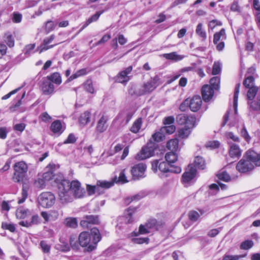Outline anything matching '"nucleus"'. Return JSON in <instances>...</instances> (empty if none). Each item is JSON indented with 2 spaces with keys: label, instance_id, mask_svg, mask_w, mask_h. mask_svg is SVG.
I'll list each match as a JSON object with an SVG mask.
<instances>
[{
  "label": "nucleus",
  "instance_id": "1",
  "mask_svg": "<svg viewBox=\"0 0 260 260\" xmlns=\"http://www.w3.org/2000/svg\"><path fill=\"white\" fill-rule=\"evenodd\" d=\"M85 191L81 186V183L77 180L71 182L67 180H62L58 184V196L63 204L71 202L74 198H81Z\"/></svg>",
  "mask_w": 260,
  "mask_h": 260
},
{
  "label": "nucleus",
  "instance_id": "2",
  "mask_svg": "<svg viewBox=\"0 0 260 260\" xmlns=\"http://www.w3.org/2000/svg\"><path fill=\"white\" fill-rule=\"evenodd\" d=\"M164 131H157L152 136V138L149 140L146 146L142 148L141 151L135 156L136 159L141 160L148 158L153 155L154 150L157 145L154 142H159L165 139V135Z\"/></svg>",
  "mask_w": 260,
  "mask_h": 260
},
{
  "label": "nucleus",
  "instance_id": "3",
  "mask_svg": "<svg viewBox=\"0 0 260 260\" xmlns=\"http://www.w3.org/2000/svg\"><path fill=\"white\" fill-rule=\"evenodd\" d=\"M92 236V243L94 245H89L91 241L90 234L87 232L81 233L79 236V244L82 247H86L88 245V250L91 251L95 248V245L101 240V236L99 230L95 228H92L90 232Z\"/></svg>",
  "mask_w": 260,
  "mask_h": 260
},
{
  "label": "nucleus",
  "instance_id": "4",
  "mask_svg": "<svg viewBox=\"0 0 260 260\" xmlns=\"http://www.w3.org/2000/svg\"><path fill=\"white\" fill-rule=\"evenodd\" d=\"M161 83L159 77L156 75L145 83L140 89H137L134 91L131 88L129 90L128 92L132 95L134 94L137 96H140L152 91Z\"/></svg>",
  "mask_w": 260,
  "mask_h": 260
},
{
  "label": "nucleus",
  "instance_id": "5",
  "mask_svg": "<svg viewBox=\"0 0 260 260\" xmlns=\"http://www.w3.org/2000/svg\"><path fill=\"white\" fill-rule=\"evenodd\" d=\"M152 170L156 172L157 170L164 173L171 172L174 173H180L181 171L180 167L170 165L169 162L162 161L159 162L158 160H154L152 161Z\"/></svg>",
  "mask_w": 260,
  "mask_h": 260
},
{
  "label": "nucleus",
  "instance_id": "6",
  "mask_svg": "<svg viewBox=\"0 0 260 260\" xmlns=\"http://www.w3.org/2000/svg\"><path fill=\"white\" fill-rule=\"evenodd\" d=\"M55 201V196L50 192H44L38 198V204L44 208L51 207Z\"/></svg>",
  "mask_w": 260,
  "mask_h": 260
},
{
  "label": "nucleus",
  "instance_id": "7",
  "mask_svg": "<svg viewBox=\"0 0 260 260\" xmlns=\"http://www.w3.org/2000/svg\"><path fill=\"white\" fill-rule=\"evenodd\" d=\"M27 169V166L24 161H22L16 163L14 165L15 173L13 177L14 181L16 182L21 181Z\"/></svg>",
  "mask_w": 260,
  "mask_h": 260
},
{
  "label": "nucleus",
  "instance_id": "8",
  "mask_svg": "<svg viewBox=\"0 0 260 260\" xmlns=\"http://www.w3.org/2000/svg\"><path fill=\"white\" fill-rule=\"evenodd\" d=\"M243 85L246 88H249L247 93V99L254 98L258 90V88L254 86L253 77L247 76L243 82Z\"/></svg>",
  "mask_w": 260,
  "mask_h": 260
},
{
  "label": "nucleus",
  "instance_id": "9",
  "mask_svg": "<svg viewBox=\"0 0 260 260\" xmlns=\"http://www.w3.org/2000/svg\"><path fill=\"white\" fill-rule=\"evenodd\" d=\"M253 168L254 165L251 160L247 158L246 154L238 162L236 166L237 170L242 173L250 171L252 170Z\"/></svg>",
  "mask_w": 260,
  "mask_h": 260
},
{
  "label": "nucleus",
  "instance_id": "10",
  "mask_svg": "<svg viewBox=\"0 0 260 260\" xmlns=\"http://www.w3.org/2000/svg\"><path fill=\"white\" fill-rule=\"evenodd\" d=\"M226 39L225 30L224 28L214 34L213 43L216 45V48L218 51H221L224 49L225 46L224 41Z\"/></svg>",
  "mask_w": 260,
  "mask_h": 260
},
{
  "label": "nucleus",
  "instance_id": "11",
  "mask_svg": "<svg viewBox=\"0 0 260 260\" xmlns=\"http://www.w3.org/2000/svg\"><path fill=\"white\" fill-rule=\"evenodd\" d=\"M197 170L192 165H189L185 172L182 176V181L183 184H186L191 181L196 175Z\"/></svg>",
  "mask_w": 260,
  "mask_h": 260
},
{
  "label": "nucleus",
  "instance_id": "12",
  "mask_svg": "<svg viewBox=\"0 0 260 260\" xmlns=\"http://www.w3.org/2000/svg\"><path fill=\"white\" fill-rule=\"evenodd\" d=\"M176 121L179 124H187L188 128H192L194 126L196 119L192 116H188L185 114H181L176 116Z\"/></svg>",
  "mask_w": 260,
  "mask_h": 260
},
{
  "label": "nucleus",
  "instance_id": "13",
  "mask_svg": "<svg viewBox=\"0 0 260 260\" xmlns=\"http://www.w3.org/2000/svg\"><path fill=\"white\" fill-rule=\"evenodd\" d=\"M146 166L143 163H140L132 167L131 173L135 179L144 177Z\"/></svg>",
  "mask_w": 260,
  "mask_h": 260
},
{
  "label": "nucleus",
  "instance_id": "14",
  "mask_svg": "<svg viewBox=\"0 0 260 260\" xmlns=\"http://www.w3.org/2000/svg\"><path fill=\"white\" fill-rule=\"evenodd\" d=\"M100 223L99 217L97 215H88L83 217L80 224L84 228H89L90 224H98Z\"/></svg>",
  "mask_w": 260,
  "mask_h": 260
},
{
  "label": "nucleus",
  "instance_id": "15",
  "mask_svg": "<svg viewBox=\"0 0 260 260\" xmlns=\"http://www.w3.org/2000/svg\"><path fill=\"white\" fill-rule=\"evenodd\" d=\"M133 67L129 66L125 69L124 70L120 72L115 77V81L117 82L120 83H126L130 79L128 75L132 72Z\"/></svg>",
  "mask_w": 260,
  "mask_h": 260
},
{
  "label": "nucleus",
  "instance_id": "16",
  "mask_svg": "<svg viewBox=\"0 0 260 260\" xmlns=\"http://www.w3.org/2000/svg\"><path fill=\"white\" fill-rule=\"evenodd\" d=\"M40 87L41 91L45 95H50L54 92L53 84L46 78L43 80Z\"/></svg>",
  "mask_w": 260,
  "mask_h": 260
},
{
  "label": "nucleus",
  "instance_id": "17",
  "mask_svg": "<svg viewBox=\"0 0 260 260\" xmlns=\"http://www.w3.org/2000/svg\"><path fill=\"white\" fill-rule=\"evenodd\" d=\"M189 107L193 112L198 111L202 105V100L199 95H195L190 100H188Z\"/></svg>",
  "mask_w": 260,
  "mask_h": 260
},
{
  "label": "nucleus",
  "instance_id": "18",
  "mask_svg": "<svg viewBox=\"0 0 260 260\" xmlns=\"http://www.w3.org/2000/svg\"><path fill=\"white\" fill-rule=\"evenodd\" d=\"M202 95L205 102L209 101L214 95V90L208 85H204L202 89Z\"/></svg>",
  "mask_w": 260,
  "mask_h": 260
},
{
  "label": "nucleus",
  "instance_id": "19",
  "mask_svg": "<svg viewBox=\"0 0 260 260\" xmlns=\"http://www.w3.org/2000/svg\"><path fill=\"white\" fill-rule=\"evenodd\" d=\"M255 96L256 98L254 100V98L248 99L247 103L252 110L260 111V91H258Z\"/></svg>",
  "mask_w": 260,
  "mask_h": 260
},
{
  "label": "nucleus",
  "instance_id": "20",
  "mask_svg": "<svg viewBox=\"0 0 260 260\" xmlns=\"http://www.w3.org/2000/svg\"><path fill=\"white\" fill-rule=\"evenodd\" d=\"M246 155L253 165L260 166V153L258 154L253 150H249L246 152Z\"/></svg>",
  "mask_w": 260,
  "mask_h": 260
},
{
  "label": "nucleus",
  "instance_id": "21",
  "mask_svg": "<svg viewBox=\"0 0 260 260\" xmlns=\"http://www.w3.org/2000/svg\"><path fill=\"white\" fill-rule=\"evenodd\" d=\"M136 210V208L129 207L125 211L122 217L125 223H131L134 221L133 215L135 213Z\"/></svg>",
  "mask_w": 260,
  "mask_h": 260
},
{
  "label": "nucleus",
  "instance_id": "22",
  "mask_svg": "<svg viewBox=\"0 0 260 260\" xmlns=\"http://www.w3.org/2000/svg\"><path fill=\"white\" fill-rule=\"evenodd\" d=\"M54 39V36L53 35H51L48 38H46L44 40L43 43L39 47V49L40 50V53H42L43 51L47 50L50 48H52L55 45H52L50 46H48V45L51 43L52 41Z\"/></svg>",
  "mask_w": 260,
  "mask_h": 260
},
{
  "label": "nucleus",
  "instance_id": "23",
  "mask_svg": "<svg viewBox=\"0 0 260 260\" xmlns=\"http://www.w3.org/2000/svg\"><path fill=\"white\" fill-rule=\"evenodd\" d=\"M229 155L232 158H239L241 155V150L236 144H231L229 150Z\"/></svg>",
  "mask_w": 260,
  "mask_h": 260
},
{
  "label": "nucleus",
  "instance_id": "24",
  "mask_svg": "<svg viewBox=\"0 0 260 260\" xmlns=\"http://www.w3.org/2000/svg\"><path fill=\"white\" fill-rule=\"evenodd\" d=\"M126 169H123L119 173V177H117L115 176L113 179L114 180V182L116 183H125L128 182V180L127 179V177L126 176Z\"/></svg>",
  "mask_w": 260,
  "mask_h": 260
},
{
  "label": "nucleus",
  "instance_id": "25",
  "mask_svg": "<svg viewBox=\"0 0 260 260\" xmlns=\"http://www.w3.org/2000/svg\"><path fill=\"white\" fill-rule=\"evenodd\" d=\"M163 56L167 59L175 61L181 60L185 57L184 55L178 54L176 52L164 54Z\"/></svg>",
  "mask_w": 260,
  "mask_h": 260
},
{
  "label": "nucleus",
  "instance_id": "26",
  "mask_svg": "<svg viewBox=\"0 0 260 260\" xmlns=\"http://www.w3.org/2000/svg\"><path fill=\"white\" fill-rule=\"evenodd\" d=\"M175 118L172 116L165 117L163 120V124L165 125V128H170L171 130H175L176 126L174 125Z\"/></svg>",
  "mask_w": 260,
  "mask_h": 260
},
{
  "label": "nucleus",
  "instance_id": "27",
  "mask_svg": "<svg viewBox=\"0 0 260 260\" xmlns=\"http://www.w3.org/2000/svg\"><path fill=\"white\" fill-rule=\"evenodd\" d=\"M167 148L171 151H176L179 149V141L177 139H172L167 144Z\"/></svg>",
  "mask_w": 260,
  "mask_h": 260
},
{
  "label": "nucleus",
  "instance_id": "28",
  "mask_svg": "<svg viewBox=\"0 0 260 260\" xmlns=\"http://www.w3.org/2000/svg\"><path fill=\"white\" fill-rule=\"evenodd\" d=\"M66 128V123L60 120H56L54 121L50 126L51 130H62Z\"/></svg>",
  "mask_w": 260,
  "mask_h": 260
},
{
  "label": "nucleus",
  "instance_id": "29",
  "mask_svg": "<svg viewBox=\"0 0 260 260\" xmlns=\"http://www.w3.org/2000/svg\"><path fill=\"white\" fill-rule=\"evenodd\" d=\"M46 79L52 83L53 82L57 85H59L61 83V78L58 73H54L51 75L48 76Z\"/></svg>",
  "mask_w": 260,
  "mask_h": 260
},
{
  "label": "nucleus",
  "instance_id": "30",
  "mask_svg": "<svg viewBox=\"0 0 260 260\" xmlns=\"http://www.w3.org/2000/svg\"><path fill=\"white\" fill-rule=\"evenodd\" d=\"M114 180L112 179V181H98L96 183L97 186H98L99 191L100 188L101 187L104 189H108L112 187L114 184Z\"/></svg>",
  "mask_w": 260,
  "mask_h": 260
},
{
  "label": "nucleus",
  "instance_id": "31",
  "mask_svg": "<svg viewBox=\"0 0 260 260\" xmlns=\"http://www.w3.org/2000/svg\"><path fill=\"white\" fill-rule=\"evenodd\" d=\"M63 224L66 226L71 228H76L78 225L76 218L74 217L66 218L63 221Z\"/></svg>",
  "mask_w": 260,
  "mask_h": 260
},
{
  "label": "nucleus",
  "instance_id": "32",
  "mask_svg": "<svg viewBox=\"0 0 260 260\" xmlns=\"http://www.w3.org/2000/svg\"><path fill=\"white\" fill-rule=\"evenodd\" d=\"M194 166L199 169L204 170L206 165L205 160L201 156H197L194 160Z\"/></svg>",
  "mask_w": 260,
  "mask_h": 260
},
{
  "label": "nucleus",
  "instance_id": "33",
  "mask_svg": "<svg viewBox=\"0 0 260 260\" xmlns=\"http://www.w3.org/2000/svg\"><path fill=\"white\" fill-rule=\"evenodd\" d=\"M90 113L89 111H85L82 114L79 118V121L81 124L83 125L86 124L90 120Z\"/></svg>",
  "mask_w": 260,
  "mask_h": 260
},
{
  "label": "nucleus",
  "instance_id": "34",
  "mask_svg": "<svg viewBox=\"0 0 260 260\" xmlns=\"http://www.w3.org/2000/svg\"><path fill=\"white\" fill-rule=\"evenodd\" d=\"M196 34L202 39L203 41H205L207 38L206 31L203 28V24L200 23L198 24L196 29Z\"/></svg>",
  "mask_w": 260,
  "mask_h": 260
},
{
  "label": "nucleus",
  "instance_id": "35",
  "mask_svg": "<svg viewBox=\"0 0 260 260\" xmlns=\"http://www.w3.org/2000/svg\"><path fill=\"white\" fill-rule=\"evenodd\" d=\"M240 86V84L238 83V84H237L235 89L233 106H234L235 113H236L237 111L238 99V94L239 93Z\"/></svg>",
  "mask_w": 260,
  "mask_h": 260
},
{
  "label": "nucleus",
  "instance_id": "36",
  "mask_svg": "<svg viewBox=\"0 0 260 260\" xmlns=\"http://www.w3.org/2000/svg\"><path fill=\"white\" fill-rule=\"evenodd\" d=\"M177 155L174 151L167 153L165 155L166 161L169 164L174 163L177 160Z\"/></svg>",
  "mask_w": 260,
  "mask_h": 260
},
{
  "label": "nucleus",
  "instance_id": "37",
  "mask_svg": "<svg viewBox=\"0 0 260 260\" xmlns=\"http://www.w3.org/2000/svg\"><path fill=\"white\" fill-rule=\"evenodd\" d=\"M150 233V230L146 226V224L145 225L141 224L139 226V231L138 232H134L132 233L133 236H138L139 234H145Z\"/></svg>",
  "mask_w": 260,
  "mask_h": 260
},
{
  "label": "nucleus",
  "instance_id": "38",
  "mask_svg": "<svg viewBox=\"0 0 260 260\" xmlns=\"http://www.w3.org/2000/svg\"><path fill=\"white\" fill-rule=\"evenodd\" d=\"M29 210L22 208L18 209L16 211V216L17 218L24 219L27 217Z\"/></svg>",
  "mask_w": 260,
  "mask_h": 260
},
{
  "label": "nucleus",
  "instance_id": "39",
  "mask_svg": "<svg viewBox=\"0 0 260 260\" xmlns=\"http://www.w3.org/2000/svg\"><path fill=\"white\" fill-rule=\"evenodd\" d=\"M200 213H198L195 211H191L188 213V218L191 221L195 222L198 220L201 215L203 214V212L200 211Z\"/></svg>",
  "mask_w": 260,
  "mask_h": 260
},
{
  "label": "nucleus",
  "instance_id": "40",
  "mask_svg": "<svg viewBox=\"0 0 260 260\" xmlns=\"http://www.w3.org/2000/svg\"><path fill=\"white\" fill-rule=\"evenodd\" d=\"M108 118L105 116H103L99 120L97 124L98 130H102L107 128L106 123Z\"/></svg>",
  "mask_w": 260,
  "mask_h": 260
},
{
  "label": "nucleus",
  "instance_id": "41",
  "mask_svg": "<svg viewBox=\"0 0 260 260\" xmlns=\"http://www.w3.org/2000/svg\"><path fill=\"white\" fill-rule=\"evenodd\" d=\"M217 177L219 180L225 182H228L231 180L230 176L224 171H220L217 174Z\"/></svg>",
  "mask_w": 260,
  "mask_h": 260
},
{
  "label": "nucleus",
  "instance_id": "42",
  "mask_svg": "<svg viewBox=\"0 0 260 260\" xmlns=\"http://www.w3.org/2000/svg\"><path fill=\"white\" fill-rule=\"evenodd\" d=\"M5 42L9 47H12L14 46V40L12 35L9 33H6L5 35Z\"/></svg>",
  "mask_w": 260,
  "mask_h": 260
},
{
  "label": "nucleus",
  "instance_id": "43",
  "mask_svg": "<svg viewBox=\"0 0 260 260\" xmlns=\"http://www.w3.org/2000/svg\"><path fill=\"white\" fill-rule=\"evenodd\" d=\"M253 246V242L251 240H247L243 241L240 246L241 249L248 250Z\"/></svg>",
  "mask_w": 260,
  "mask_h": 260
},
{
  "label": "nucleus",
  "instance_id": "44",
  "mask_svg": "<svg viewBox=\"0 0 260 260\" xmlns=\"http://www.w3.org/2000/svg\"><path fill=\"white\" fill-rule=\"evenodd\" d=\"M220 79L218 77H213L210 79V83L213 89L217 90L219 88Z\"/></svg>",
  "mask_w": 260,
  "mask_h": 260
},
{
  "label": "nucleus",
  "instance_id": "45",
  "mask_svg": "<svg viewBox=\"0 0 260 260\" xmlns=\"http://www.w3.org/2000/svg\"><path fill=\"white\" fill-rule=\"evenodd\" d=\"M46 181L42 177L41 178H38L34 182V185L36 187L42 189L45 186Z\"/></svg>",
  "mask_w": 260,
  "mask_h": 260
},
{
  "label": "nucleus",
  "instance_id": "46",
  "mask_svg": "<svg viewBox=\"0 0 260 260\" xmlns=\"http://www.w3.org/2000/svg\"><path fill=\"white\" fill-rule=\"evenodd\" d=\"M2 226L4 229L8 230L11 232H14L16 230L15 225L11 223H3Z\"/></svg>",
  "mask_w": 260,
  "mask_h": 260
},
{
  "label": "nucleus",
  "instance_id": "47",
  "mask_svg": "<svg viewBox=\"0 0 260 260\" xmlns=\"http://www.w3.org/2000/svg\"><path fill=\"white\" fill-rule=\"evenodd\" d=\"M132 241L135 244H141L144 243H148L149 239L148 238H135L132 239Z\"/></svg>",
  "mask_w": 260,
  "mask_h": 260
},
{
  "label": "nucleus",
  "instance_id": "48",
  "mask_svg": "<svg viewBox=\"0 0 260 260\" xmlns=\"http://www.w3.org/2000/svg\"><path fill=\"white\" fill-rule=\"evenodd\" d=\"M84 88L86 91L90 93H93L94 88L93 87L92 81L90 80H87L84 83Z\"/></svg>",
  "mask_w": 260,
  "mask_h": 260
},
{
  "label": "nucleus",
  "instance_id": "49",
  "mask_svg": "<svg viewBox=\"0 0 260 260\" xmlns=\"http://www.w3.org/2000/svg\"><path fill=\"white\" fill-rule=\"evenodd\" d=\"M231 10L237 13H240L241 12V7L237 1H234L232 4Z\"/></svg>",
  "mask_w": 260,
  "mask_h": 260
},
{
  "label": "nucleus",
  "instance_id": "50",
  "mask_svg": "<svg viewBox=\"0 0 260 260\" xmlns=\"http://www.w3.org/2000/svg\"><path fill=\"white\" fill-rule=\"evenodd\" d=\"M221 71V64L219 62H215L213 66L212 74L217 75Z\"/></svg>",
  "mask_w": 260,
  "mask_h": 260
},
{
  "label": "nucleus",
  "instance_id": "51",
  "mask_svg": "<svg viewBox=\"0 0 260 260\" xmlns=\"http://www.w3.org/2000/svg\"><path fill=\"white\" fill-rule=\"evenodd\" d=\"M70 245L73 249H77L79 247V242L74 236H71L70 240Z\"/></svg>",
  "mask_w": 260,
  "mask_h": 260
},
{
  "label": "nucleus",
  "instance_id": "52",
  "mask_svg": "<svg viewBox=\"0 0 260 260\" xmlns=\"http://www.w3.org/2000/svg\"><path fill=\"white\" fill-rule=\"evenodd\" d=\"M142 123L141 118H138L134 123L132 130H140Z\"/></svg>",
  "mask_w": 260,
  "mask_h": 260
},
{
  "label": "nucleus",
  "instance_id": "53",
  "mask_svg": "<svg viewBox=\"0 0 260 260\" xmlns=\"http://www.w3.org/2000/svg\"><path fill=\"white\" fill-rule=\"evenodd\" d=\"M77 140V138L73 134H70L68 138L64 141L63 144H73Z\"/></svg>",
  "mask_w": 260,
  "mask_h": 260
},
{
  "label": "nucleus",
  "instance_id": "54",
  "mask_svg": "<svg viewBox=\"0 0 260 260\" xmlns=\"http://www.w3.org/2000/svg\"><path fill=\"white\" fill-rule=\"evenodd\" d=\"M221 25L222 23L220 21H218L217 20H212L209 22L208 26L211 30H213L215 27L216 26H220Z\"/></svg>",
  "mask_w": 260,
  "mask_h": 260
},
{
  "label": "nucleus",
  "instance_id": "55",
  "mask_svg": "<svg viewBox=\"0 0 260 260\" xmlns=\"http://www.w3.org/2000/svg\"><path fill=\"white\" fill-rule=\"evenodd\" d=\"M87 190L89 194H92L95 192L99 191L98 186H97V185L95 186L87 185Z\"/></svg>",
  "mask_w": 260,
  "mask_h": 260
},
{
  "label": "nucleus",
  "instance_id": "56",
  "mask_svg": "<svg viewBox=\"0 0 260 260\" xmlns=\"http://www.w3.org/2000/svg\"><path fill=\"white\" fill-rule=\"evenodd\" d=\"M157 221L155 219H152L147 221L146 223V226L149 229V230L151 229H153L155 228L156 225Z\"/></svg>",
  "mask_w": 260,
  "mask_h": 260
},
{
  "label": "nucleus",
  "instance_id": "57",
  "mask_svg": "<svg viewBox=\"0 0 260 260\" xmlns=\"http://www.w3.org/2000/svg\"><path fill=\"white\" fill-rule=\"evenodd\" d=\"M53 172L51 171H47L44 173L42 176L46 181L50 180L53 178Z\"/></svg>",
  "mask_w": 260,
  "mask_h": 260
},
{
  "label": "nucleus",
  "instance_id": "58",
  "mask_svg": "<svg viewBox=\"0 0 260 260\" xmlns=\"http://www.w3.org/2000/svg\"><path fill=\"white\" fill-rule=\"evenodd\" d=\"M40 117L41 120L45 122H49L51 120V117L46 112L42 113Z\"/></svg>",
  "mask_w": 260,
  "mask_h": 260
},
{
  "label": "nucleus",
  "instance_id": "59",
  "mask_svg": "<svg viewBox=\"0 0 260 260\" xmlns=\"http://www.w3.org/2000/svg\"><path fill=\"white\" fill-rule=\"evenodd\" d=\"M178 137L180 139H186L190 135V131H178Z\"/></svg>",
  "mask_w": 260,
  "mask_h": 260
},
{
  "label": "nucleus",
  "instance_id": "60",
  "mask_svg": "<svg viewBox=\"0 0 260 260\" xmlns=\"http://www.w3.org/2000/svg\"><path fill=\"white\" fill-rule=\"evenodd\" d=\"M31 226L34 224H37L40 223V218L38 215H34L31 217V220L30 221Z\"/></svg>",
  "mask_w": 260,
  "mask_h": 260
},
{
  "label": "nucleus",
  "instance_id": "61",
  "mask_svg": "<svg viewBox=\"0 0 260 260\" xmlns=\"http://www.w3.org/2000/svg\"><path fill=\"white\" fill-rule=\"evenodd\" d=\"M102 13L103 12H97L95 14L93 15L91 17L88 19L89 22L91 23L92 22L96 21Z\"/></svg>",
  "mask_w": 260,
  "mask_h": 260
},
{
  "label": "nucleus",
  "instance_id": "62",
  "mask_svg": "<svg viewBox=\"0 0 260 260\" xmlns=\"http://www.w3.org/2000/svg\"><path fill=\"white\" fill-rule=\"evenodd\" d=\"M51 220H56L59 216V213L57 211L52 210L49 212Z\"/></svg>",
  "mask_w": 260,
  "mask_h": 260
},
{
  "label": "nucleus",
  "instance_id": "63",
  "mask_svg": "<svg viewBox=\"0 0 260 260\" xmlns=\"http://www.w3.org/2000/svg\"><path fill=\"white\" fill-rule=\"evenodd\" d=\"M40 245L44 252L47 253L49 252L50 247L45 241H41Z\"/></svg>",
  "mask_w": 260,
  "mask_h": 260
},
{
  "label": "nucleus",
  "instance_id": "64",
  "mask_svg": "<svg viewBox=\"0 0 260 260\" xmlns=\"http://www.w3.org/2000/svg\"><path fill=\"white\" fill-rule=\"evenodd\" d=\"M241 257L240 255H225L222 260H239Z\"/></svg>",
  "mask_w": 260,
  "mask_h": 260
}]
</instances>
